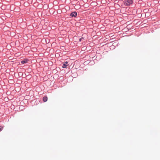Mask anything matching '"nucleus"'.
<instances>
[{"label": "nucleus", "mask_w": 160, "mask_h": 160, "mask_svg": "<svg viewBox=\"0 0 160 160\" xmlns=\"http://www.w3.org/2000/svg\"><path fill=\"white\" fill-rule=\"evenodd\" d=\"M132 3L133 1L132 0H127L125 1L124 4L127 6H129Z\"/></svg>", "instance_id": "f257e3e1"}, {"label": "nucleus", "mask_w": 160, "mask_h": 160, "mask_svg": "<svg viewBox=\"0 0 160 160\" xmlns=\"http://www.w3.org/2000/svg\"><path fill=\"white\" fill-rule=\"evenodd\" d=\"M77 13L75 12H73L71 13L70 15L72 17H75L77 16Z\"/></svg>", "instance_id": "f03ea898"}, {"label": "nucleus", "mask_w": 160, "mask_h": 160, "mask_svg": "<svg viewBox=\"0 0 160 160\" xmlns=\"http://www.w3.org/2000/svg\"><path fill=\"white\" fill-rule=\"evenodd\" d=\"M28 61V60L27 59H25L21 61V63L22 64H25V63H27V62Z\"/></svg>", "instance_id": "7ed1b4c3"}, {"label": "nucleus", "mask_w": 160, "mask_h": 160, "mask_svg": "<svg viewBox=\"0 0 160 160\" xmlns=\"http://www.w3.org/2000/svg\"><path fill=\"white\" fill-rule=\"evenodd\" d=\"M48 100V97L46 96H44L43 98V100L44 102H46Z\"/></svg>", "instance_id": "20e7f679"}, {"label": "nucleus", "mask_w": 160, "mask_h": 160, "mask_svg": "<svg viewBox=\"0 0 160 160\" xmlns=\"http://www.w3.org/2000/svg\"><path fill=\"white\" fill-rule=\"evenodd\" d=\"M67 63H68V62H65V64H63V65H62V68H66L67 65H66V64H67Z\"/></svg>", "instance_id": "39448f33"}, {"label": "nucleus", "mask_w": 160, "mask_h": 160, "mask_svg": "<svg viewBox=\"0 0 160 160\" xmlns=\"http://www.w3.org/2000/svg\"><path fill=\"white\" fill-rule=\"evenodd\" d=\"M3 128V127L2 126H0V132L2 131V129Z\"/></svg>", "instance_id": "423d86ee"}, {"label": "nucleus", "mask_w": 160, "mask_h": 160, "mask_svg": "<svg viewBox=\"0 0 160 160\" xmlns=\"http://www.w3.org/2000/svg\"><path fill=\"white\" fill-rule=\"evenodd\" d=\"M82 38H80L79 39L80 41H81V40Z\"/></svg>", "instance_id": "0eeeda50"}]
</instances>
